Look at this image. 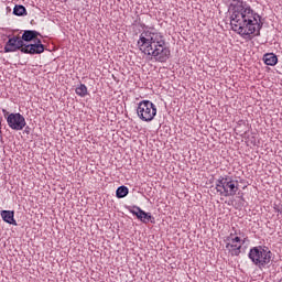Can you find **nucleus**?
Listing matches in <instances>:
<instances>
[{
	"mask_svg": "<svg viewBox=\"0 0 282 282\" xmlns=\"http://www.w3.org/2000/svg\"><path fill=\"white\" fill-rule=\"evenodd\" d=\"M228 13L232 32L242 37L261 35V15L243 0H228Z\"/></svg>",
	"mask_w": 282,
	"mask_h": 282,
	"instance_id": "nucleus-1",
	"label": "nucleus"
},
{
	"mask_svg": "<svg viewBox=\"0 0 282 282\" xmlns=\"http://www.w3.org/2000/svg\"><path fill=\"white\" fill-rule=\"evenodd\" d=\"M138 48L145 56H151L156 63H166L171 58V48L166 46L164 34L154 28H148L137 42Z\"/></svg>",
	"mask_w": 282,
	"mask_h": 282,
	"instance_id": "nucleus-2",
	"label": "nucleus"
},
{
	"mask_svg": "<svg viewBox=\"0 0 282 282\" xmlns=\"http://www.w3.org/2000/svg\"><path fill=\"white\" fill-rule=\"evenodd\" d=\"M248 258L259 270H263L272 261V251H270V248L263 246L252 247L249 250Z\"/></svg>",
	"mask_w": 282,
	"mask_h": 282,
	"instance_id": "nucleus-3",
	"label": "nucleus"
},
{
	"mask_svg": "<svg viewBox=\"0 0 282 282\" xmlns=\"http://www.w3.org/2000/svg\"><path fill=\"white\" fill-rule=\"evenodd\" d=\"M239 191V182L231 176H219L216 181V192L223 197H235Z\"/></svg>",
	"mask_w": 282,
	"mask_h": 282,
	"instance_id": "nucleus-4",
	"label": "nucleus"
},
{
	"mask_svg": "<svg viewBox=\"0 0 282 282\" xmlns=\"http://www.w3.org/2000/svg\"><path fill=\"white\" fill-rule=\"evenodd\" d=\"M137 116L142 122H152L158 116V107L151 100H142L138 104Z\"/></svg>",
	"mask_w": 282,
	"mask_h": 282,
	"instance_id": "nucleus-5",
	"label": "nucleus"
},
{
	"mask_svg": "<svg viewBox=\"0 0 282 282\" xmlns=\"http://www.w3.org/2000/svg\"><path fill=\"white\" fill-rule=\"evenodd\" d=\"M4 113V117H7V123L10 127V129H12L13 131H23V129H25V124H28V122H25V117H23V115L19 113V112H8V110H2Z\"/></svg>",
	"mask_w": 282,
	"mask_h": 282,
	"instance_id": "nucleus-6",
	"label": "nucleus"
},
{
	"mask_svg": "<svg viewBox=\"0 0 282 282\" xmlns=\"http://www.w3.org/2000/svg\"><path fill=\"white\" fill-rule=\"evenodd\" d=\"M23 47H25V42H23L22 37L19 35H14L11 39L8 40V42L4 45V52H19L23 54Z\"/></svg>",
	"mask_w": 282,
	"mask_h": 282,
	"instance_id": "nucleus-7",
	"label": "nucleus"
},
{
	"mask_svg": "<svg viewBox=\"0 0 282 282\" xmlns=\"http://www.w3.org/2000/svg\"><path fill=\"white\" fill-rule=\"evenodd\" d=\"M128 210L131 213V215H134L139 221H142V224H149V221H151V224H155V218L151 215V213H147L135 205L128 207Z\"/></svg>",
	"mask_w": 282,
	"mask_h": 282,
	"instance_id": "nucleus-8",
	"label": "nucleus"
},
{
	"mask_svg": "<svg viewBox=\"0 0 282 282\" xmlns=\"http://www.w3.org/2000/svg\"><path fill=\"white\" fill-rule=\"evenodd\" d=\"M43 52H45V45H43L41 39H36L33 44H25L22 48V54H31V56L43 54Z\"/></svg>",
	"mask_w": 282,
	"mask_h": 282,
	"instance_id": "nucleus-9",
	"label": "nucleus"
},
{
	"mask_svg": "<svg viewBox=\"0 0 282 282\" xmlns=\"http://www.w3.org/2000/svg\"><path fill=\"white\" fill-rule=\"evenodd\" d=\"M39 36H41V33L39 31L35 30H24L22 33V42L23 43H31V41H36V39H39Z\"/></svg>",
	"mask_w": 282,
	"mask_h": 282,
	"instance_id": "nucleus-10",
	"label": "nucleus"
},
{
	"mask_svg": "<svg viewBox=\"0 0 282 282\" xmlns=\"http://www.w3.org/2000/svg\"><path fill=\"white\" fill-rule=\"evenodd\" d=\"M241 246L239 242L229 241L226 243V250H228L231 257H239L241 254Z\"/></svg>",
	"mask_w": 282,
	"mask_h": 282,
	"instance_id": "nucleus-11",
	"label": "nucleus"
},
{
	"mask_svg": "<svg viewBox=\"0 0 282 282\" xmlns=\"http://www.w3.org/2000/svg\"><path fill=\"white\" fill-rule=\"evenodd\" d=\"M0 215L6 224L17 226V220L14 219V210H1Z\"/></svg>",
	"mask_w": 282,
	"mask_h": 282,
	"instance_id": "nucleus-12",
	"label": "nucleus"
},
{
	"mask_svg": "<svg viewBox=\"0 0 282 282\" xmlns=\"http://www.w3.org/2000/svg\"><path fill=\"white\" fill-rule=\"evenodd\" d=\"M263 61L265 65H270L271 67H274V65L279 63V57H276L274 53H265L263 55Z\"/></svg>",
	"mask_w": 282,
	"mask_h": 282,
	"instance_id": "nucleus-13",
	"label": "nucleus"
},
{
	"mask_svg": "<svg viewBox=\"0 0 282 282\" xmlns=\"http://www.w3.org/2000/svg\"><path fill=\"white\" fill-rule=\"evenodd\" d=\"M129 195V187L121 185L116 191V197L122 199Z\"/></svg>",
	"mask_w": 282,
	"mask_h": 282,
	"instance_id": "nucleus-14",
	"label": "nucleus"
},
{
	"mask_svg": "<svg viewBox=\"0 0 282 282\" xmlns=\"http://www.w3.org/2000/svg\"><path fill=\"white\" fill-rule=\"evenodd\" d=\"M13 14L15 17H25L28 15V9H25L23 4H15L13 8Z\"/></svg>",
	"mask_w": 282,
	"mask_h": 282,
	"instance_id": "nucleus-15",
	"label": "nucleus"
},
{
	"mask_svg": "<svg viewBox=\"0 0 282 282\" xmlns=\"http://www.w3.org/2000/svg\"><path fill=\"white\" fill-rule=\"evenodd\" d=\"M247 239H248V237H243V239H241V237H239V236L234 237V234L231 232L226 238V241H230L231 243H240V246H243V243H246Z\"/></svg>",
	"mask_w": 282,
	"mask_h": 282,
	"instance_id": "nucleus-16",
	"label": "nucleus"
},
{
	"mask_svg": "<svg viewBox=\"0 0 282 282\" xmlns=\"http://www.w3.org/2000/svg\"><path fill=\"white\" fill-rule=\"evenodd\" d=\"M75 94H77V96H80V98H85V96H87V86L85 84H80L76 89H75Z\"/></svg>",
	"mask_w": 282,
	"mask_h": 282,
	"instance_id": "nucleus-17",
	"label": "nucleus"
},
{
	"mask_svg": "<svg viewBox=\"0 0 282 282\" xmlns=\"http://www.w3.org/2000/svg\"><path fill=\"white\" fill-rule=\"evenodd\" d=\"M232 235H234V237H235V235H239V237H243V234L241 232V230H239V231L235 230V232Z\"/></svg>",
	"mask_w": 282,
	"mask_h": 282,
	"instance_id": "nucleus-18",
	"label": "nucleus"
},
{
	"mask_svg": "<svg viewBox=\"0 0 282 282\" xmlns=\"http://www.w3.org/2000/svg\"><path fill=\"white\" fill-rule=\"evenodd\" d=\"M24 133H26L28 135H30V128H29V126L25 127Z\"/></svg>",
	"mask_w": 282,
	"mask_h": 282,
	"instance_id": "nucleus-19",
	"label": "nucleus"
}]
</instances>
